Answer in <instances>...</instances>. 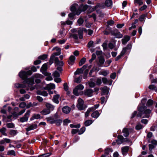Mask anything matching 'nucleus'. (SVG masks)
I'll use <instances>...</instances> for the list:
<instances>
[{
  "label": "nucleus",
  "mask_w": 157,
  "mask_h": 157,
  "mask_svg": "<svg viewBox=\"0 0 157 157\" xmlns=\"http://www.w3.org/2000/svg\"><path fill=\"white\" fill-rule=\"evenodd\" d=\"M26 103L24 102H23L20 104L19 107L21 108H23L26 106Z\"/></svg>",
  "instance_id": "0e129e2a"
},
{
  "label": "nucleus",
  "mask_w": 157,
  "mask_h": 157,
  "mask_svg": "<svg viewBox=\"0 0 157 157\" xmlns=\"http://www.w3.org/2000/svg\"><path fill=\"white\" fill-rule=\"evenodd\" d=\"M86 59L85 58H83L81 59L79 63V65L80 66H82L83 64L86 62Z\"/></svg>",
  "instance_id": "c03bdc74"
},
{
  "label": "nucleus",
  "mask_w": 157,
  "mask_h": 157,
  "mask_svg": "<svg viewBox=\"0 0 157 157\" xmlns=\"http://www.w3.org/2000/svg\"><path fill=\"white\" fill-rule=\"evenodd\" d=\"M102 92L104 94H108L109 90V89L107 86H105L101 89Z\"/></svg>",
  "instance_id": "4be33fe9"
},
{
  "label": "nucleus",
  "mask_w": 157,
  "mask_h": 157,
  "mask_svg": "<svg viewBox=\"0 0 157 157\" xmlns=\"http://www.w3.org/2000/svg\"><path fill=\"white\" fill-rule=\"evenodd\" d=\"M6 128H2L1 129H0V132L1 133L5 136H6L7 134L6 133Z\"/></svg>",
  "instance_id": "49530a36"
},
{
  "label": "nucleus",
  "mask_w": 157,
  "mask_h": 157,
  "mask_svg": "<svg viewBox=\"0 0 157 157\" xmlns=\"http://www.w3.org/2000/svg\"><path fill=\"white\" fill-rule=\"evenodd\" d=\"M37 127V124H30L27 128H26L25 129L27 132L36 129Z\"/></svg>",
  "instance_id": "9b49d317"
},
{
  "label": "nucleus",
  "mask_w": 157,
  "mask_h": 157,
  "mask_svg": "<svg viewBox=\"0 0 157 157\" xmlns=\"http://www.w3.org/2000/svg\"><path fill=\"white\" fill-rule=\"evenodd\" d=\"M53 75L54 77L55 78L59 77L60 76L59 73L57 71H55L53 73Z\"/></svg>",
  "instance_id": "864d4df0"
},
{
  "label": "nucleus",
  "mask_w": 157,
  "mask_h": 157,
  "mask_svg": "<svg viewBox=\"0 0 157 157\" xmlns=\"http://www.w3.org/2000/svg\"><path fill=\"white\" fill-rule=\"evenodd\" d=\"M134 2L135 4L137 3L139 6L142 5L143 4V2L141 0H134Z\"/></svg>",
  "instance_id": "8fccbe9b"
},
{
  "label": "nucleus",
  "mask_w": 157,
  "mask_h": 157,
  "mask_svg": "<svg viewBox=\"0 0 157 157\" xmlns=\"http://www.w3.org/2000/svg\"><path fill=\"white\" fill-rule=\"evenodd\" d=\"M62 123V121L61 120H56L55 123L57 126H59Z\"/></svg>",
  "instance_id": "69168bd1"
},
{
  "label": "nucleus",
  "mask_w": 157,
  "mask_h": 157,
  "mask_svg": "<svg viewBox=\"0 0 157 157\" xmlns=\"http://www.w3.org/2000/svg\"><path fill=\"white\" fill-rule=\"evenodd\" d=\"M50 111L49 109H44L40 113L43 115H46L49 114Z\"/></svg>",
  "instance_id": "473e14b6"
},
{
  "label": "nucleus",
  "mask_w": 157,
  "mask_h": 157,
  "mask_svg": "<svg viewBox=\"0 0 157 157\" xmlns=\"http://www.w3.org/2000/svg\"><path fill=\"white\" fill-rule=\"evenodd\" d=\"M70 122V120H68L67 119H65L63 121V124L64 125H67V124Z\"/></svg>",
  "instance_id": "e2e57ef3"
},
{
  "label": "nucleus",
  "mask_w": 157,
  "mask_h": 157,
  "mask_svg": "<svg viewBox=\"0 0 157 157\" xmlns=\"http://www.w3.org/2000/svg\"><path fill=\"white\" fill-rule=\"evenodd\" d=\"M78 7V5L77 4L73 5L71 8V10L73 12L76 11Z\"/></svg>",
  "instance_id": "a19ab883"
},
{
  "label": "nucleus",
  "mask_w": 157,
  "mask_h": 157,
  "mask_svg": "<svg viewBox=\"0 0 157 157\" xmlns=\"http://www.w3.org/2000/svg\"><path fill=\"white\" fill-rule=\"evenodd\" d=\"M94 110V107H91L89 108L85 114V117H87L89 115V113L91 112Z\"/></svg>",
  "instance_id": "7c9ffc66"
},
{
  "label": "nucleus",
  "mask_w": 157,
  "mask_h": 157,
  "mask_svg": "<svg viewBox=\"0 0 157 157\" xmlns=\"http://www.w3.org/2000/svg\"><path fill=\"white\" fill-rule=\"evenodd\" d=\"M55 63L56 64L60 66H62L63 65V61H59L58 57L55 59Z\"/></svg>",
  "instance_id": "393cba45"
},
{
  "label": "nucleus",
  "mask_w": 157,
  "mask_h": 157,
  "mask_svg": "<svg viewBox=\"0 0 157 157\" xmlns=\"http://www.w3.org/2000/svg\"><path fill=\"white\" fill-rule=\"evenodd\" d=\"M112 34L113 35L115 36L117 38H121L123 36V35L121 34L117 31H114L112 33Z\"/></svg>",
  "instance_id": "2eb2a0df"
},
{
  "label": "nucleus",
  "mask_w": 157,
  "mask_h": 157,
  "mask_svg": "<svg viewBox=\"0 0 157 157\" xmlns=\"http://www.w3.org/2000/svg\"><path fill=\"white\" fill-rule=\"evenodd\" d=\"M143 127V126L141 124H139L136 126V130H139L142 129Z\"/></svg>",
  "instance_id": "bf43d9fd"
},
{
  "label": "nucleus",
  "mask_w": 157,
  "mask_h": 157,
  "mask_svg": "<svg viewBox=\"0 0 157 157\" xmlns=\"http://www.w3.org/2000/svg\"><path fill=\"white\" fill-rule=\"evenodd\" d=\"M100 74L103 75L104 76H106L109 74V72L108 71H103L100 72Z\"/></svg>",
  "instance_id": "58836bf2"
},
{
  "label": "nucleus",
  "mask_w": 157,
  "mask_h": 157,
  "mask_svg": "<svg viewBox=\"0 0 157 157\" xmlns=\"http://www.w3.org/2000/svg\"><path fill=\"white\" fill-rule=\"evenodd\" d=\"M103 83L104 84H108L109 85H111L112 83V81L108 80L106 78H103L102 79Z\"/></svg>",
  "instance_id": "a211bd4d"
},
{
  "label": "nucleus",
  "mask_w": 157,
  "mask_h": 157,
  "mask_svg": "<svg viewBox=\"0 0 157 157\" xmlns=\"http://www.w3.org/2000/svg\"><path fill=\"white\" fill-rule=\"evenodd\" d=\"M40 118V115L39 114H34L30 118L31 120H33L34 119H38Z\"/></svg>",
  "instance_id": "aec40b11"
},
{
  "label": "nucleus",
  "mask_w": 157,
  "mask_h": 157,
  "mask_svg": "<svg viewBox=\"0 0 157 157\" xmlns=\"http://www.w3.org/2000/svg\"><path fill=\"white\" fill-rule=\"evenodd\" d=\"M46 106L48 109H49L50 111L53 110L55 107L54 106L49 103H47L46 104Z\"/></svg>",
  "instance_id": "bb28decb"
},
{
  "label": "nucleus",
  "mask_w": 157,
  "mask_h": 157,
  "mask_svg": "<svg viewBox=\"0 0 157 157\" xmlns=\"http://www.w3.org/2000/svg\"><path fill=\"white\" fill-rule=\"evenodd\" d=\"M62 110L63 113H68L70 112L71 109L68 106H65L63 108Z\"/></svg>",
  "instance_id": "cd10ccee"
},
{
  "label": "nucleus",
  "mask_w": 157,
  "mask_h": 157,
  "mask_svg": "<svg viewBox=\"0 0 157 157\" xmlns=\"http://www.w3.org/2000/svg\"><path fill=\"white\" fill-rule=\"evenodd\" d=\"M94 91L91 89H88L84 90V94L88 97H91L93 95Z\"/></svg>",
  "instance_id": "f8f14e48"
},
{
  "label": "nucleus",
  "mask_w": 157,
  "mask_h": 157,
  "mask_svg": "<svg viewBox=\"0 0 157 157\" xmlns=\"http://www.w3.org/2000/svg\"><path fill=\"white\" fill-rule=\"evenodd\" d=\"M82 78V76L80 75L78 77L76 78L75 79V82L77 83H80L81 82Z\"/></svg>",
  "instance_id": "f704fd0d"
},
{
  "label": "nucleus",
  "mask_w": 157,
  "mask_h": 157,
  "mask_svg": "<svg viewBox=\"0 0 157 157\" xmlns=\"http://www.w3.org/2000/svg\"><path fill=\"white\" fill-rule=\"evenodd\" d=\"M76 106L78 110H84L87 107L84 104L83 100L81 98L78 99Z\"/></svg>",
  "instance_id": "f03ea898"
},
{
  "label": "nucleus",
  "mask_w": 157,
  "mask_h": 157,
  "mask_svg": "<svg viewBox=\"0 0 157 157\" xmlns=\"http://www.w3.org/2000/svg\"><path fill=\"white\" fill-rule=\"evenodd\" d=\"M122 132L123 133V135L125 137H127L129 135L128 129L126 128H124L123 129Z\"/></svg>",
  "instance_id": "c756f323"
},
{
  "label": "nucleus",
  "mask_w": 157,
  "mask_h": 157,
  "mask_svg": "<svg viewBox=\"0 0 157 157\" xmlns=\"http://www.w3.org/2000/svg\"><path fill=\"white\" fill-rule=\"evenodd\" d=\"M59 97V95L58 94L54 95L52 99L53 102L56 104H58L59 103V101L58 99Z\"/></svg>",
  "instance_id": "5701e85b"
},
{
  "label": "nucleus",
  "mask_w": 157,
  "mask_h": 157,
  "mask_svg": "<svg viewBox=\"0 0 157 157\" xmlns=\"http://www.w3.org/2000/svg\"><path fill=\"white\" fill-rule=\"evenodd\" d=\"M70 126L71 128H79L80 127V125L79 124H78L76 125L71 124H70Z\"/></svg>",
  "instance_id": "052dcab7"
},
{
  "label": "nucleus",
  "mask_w": 157,
  "mask_h": 157,
  "mask_svg": "<svg viewBox=\"0 0 157 157\" xmlns=\"http://www.w3.org/2000/svg\"><path fill=\"white\" fill-rule=\"evenodd\" d=\"M7 155H12L13 156L15 155V153L13 150L8 151L7 152Z\"/></svg>",
  "instance_id": "a18cd8bd"
},
{
  "label": "nucleus",
  "mask_w": 157,
  "mask_h": 157,
  "mask_svg": "<svg viewBox=\"0 0 157 157\" xmlns=\"http://www.w3.org/2000/svg\"><path fill=\"white\" fill-rule=\"evenodd\" d=\"M30 112L29 110L27 111L25 114L24 117L20 118V121L21 122L27 121L28 119V118L29 116Z\"/></svg>",
  "instance_id": "6e6552de"
},
{
  "label": "nucleus",
  "mask_w": 157,
  "mask_h": 157,
  "mask_svg": "<svg viewBox=\"0 0 157 157\" xmlns=\"http://www.w3.org/2000/svg\"><path fill=\"white\" fill-rule=\"evenodd\" d=\"M105 4L107 7H111L113 5L112 1V0H106L105 2Z\"/></svg>",
  "instance_id": "a878e982"
},
{
  "label": "nucleus",
  "mask_w": 157,
  "mask_h": 157,
  "mask_svg": "<svg viewBox=\"0 0 157 157\" xmlns=\"http://www.w3.org/2000/svg\"><path fill=\"white\" fill-rule=\"evenodd\" d=\"M132 47V44H128L127 46L123 48V49L121 51V53L124 56L126 53L130 51V50L131 49Z\"/></svg>",
  "instance_id": "39448f33"
},
{
  "label": "nucleus",
  "mask_w": 157,
  "mask_h": 157,
  "mask_svg": "<svg viewBox=\"0 0 157 157\" xmlns=\"http://www.w3.org/2000/svg\"><path fill=\"white\" fill-rule=\"evenodd\" d=\"M48 57V55L46 54H44L42 55L39 56L38 57V59H41L44 60Z\"/></svg>",
  "instance_id": "4c0bfd02"
},
{
  "label": "nucleus",
  "mask_w": 157,
  "mask_h": 157,
  "mask_svg": "<svg viewBox=\"0 0 157 157\" xmlns=\"http://www.w3.org/2000/svg\"><path fill=\"white\" fill-rule=\"evenodd\" d=\"M55 88V86L54 84L50 83L48 84L45 87V89L49 90L51 89H54Z\"/></svg>",
  "instance_id": "f3484780"
},
{
  "label": "nucleus",
  "mask_w": 157,
  "mask_h": 157,
  "mask_svg": "<svg viewBox=\"0 0 157 157\" xmlns=\"http://www.w3.org/2000/svg\"><path fill=\"white\" fill-rule=\"evenodd\" d=\"M7 127L9 128H14V125L12 123H7L6 124Z\"/></svg>",
  "instance_id": "6e6d98bb"
},
{
  "label": "nucleus",
  "mask_w": 157,
  "mask_h": 157,
  "mask_svg": "<svg viewBox=\"0 0 157 157\" xmlns=\"http://www.w3.org/2000/svg\"><path fill=\"white\" fill-rule=\"evenodd\" d=\"M93 123V121L91 120H87L85 121L84 123L85 125L86 126H89Z\"/></svg>",
  "instance_id": "ea45409f"
},
{
  "label": "nucleus",
  "mask_w": 157,
  "mask_h": 157,
  "mask_svg": "<svg viewBox=\"0 0 157 157\" xmlns=\"http://www.w3.org/2000/svg\"><path fill=\"white\" fill-rule=\"evenodd\" d=\"M32 74V72L31 71H22L19 72V75L21 78L25 80L27 79V76L30 75Z\"/></svg>",
  "instance_id": "7ed1b4c3"
},
{
  "label": "nucleus",
  "mask_w": 157,
  "mask_h": 157,
  "mask_svg": "<svg viewBox=\"0 0 157 157\" xmlns=\"http://www.w3.org/2000/svg\"><path fill=\"white\" fill-rule=\"evenodd\" d=\"M85 130L86 128L85 127H82L78 131V134L80 135L82 134L85 131Z\"/></svg>",
  "instance_id": "3c124183"
},
{
  "label": "nucleus",
  "mask_w": 157,
  "mask_h": 157,
  "mask_svg": "<svg viewBox=\"0 0 157 157\" xmlns=\"http://www.w3.org/2000/svg\"><path fill=\"white\" fill-rule=\"evenodd\" d=\"M89 86L90 87H93L95 86V83L92 81L90 82H89Z\"/></svg>",
  "instance_id": "338daca9"
},
{
  "label": "nucleus",
  "mask_w": 157,
  "mask_h": 157,
  "mask_svg": "<svg viewBox=\"0 0 157 157\" xmlns=\"http://www.w3.org/2000/svg\"><path fill=\"white\" fill-rule=\"evenodd\" d=\"M130 39V37L128 36H125L124 38L122 39V44H125L129 41Z\"/></svg>",
  "instance_id": "6ab92c4d"
},
{
  "label": "nucleus",
  "mask_w": 157,
  "mask_h": 157,
  "mask_svg": "<svg viewBox=\"0 0 157 157\" xmlns=\"http://www.w3.org/2000/svg\"><path fill=\"white\" fill-rule=\"evenodd\" d=\"M84 88V86L82 84H79L76 86L74 89L73 93L76 96L79 95L78 91H81Z\"/></svg>",
  "instance_id": "20e7f679"
},
{
  "label": "nucleus",
  "mask_w": 157,
  "mask_h": 157,
  "mask_svg": "<svg viewBox=\"0 0 157 157\" xmlns=\"http://www.w3.org/2000/svg\"><path fill=\"white\" fill-rule=\"evenodd\" d=\"M105 154L108 155L110 152H112L113 151V150L111 148H108L105 149Z\"/></svg>",
  "instance_id": "2f4dec72"
},
{
  "label": "nucleus",
  "mask_w": 157,
  "mask_h": 157,
  "mask_svg": "<svg viewBox=\"0 0 157 157\" xmlns=\"http://www.w3.org/2000/svg\"><path fill=\"white\" fill-rule=\"evenodd\" d=\"M51 155V153H48L46 154H44L40 155V157H48Z\"/></svg>",
  "instance_id": "4d7b16f0"
},
{
  "label": "nucleus",
  "mask_w": 157,
  "mask_h": 157,
  "mask_svg": "<svg viewBox=\"0 0 157 157\" xmlns=\"http://www.w3.org/2000/svg\"><path fill=\"white\" fill-rule=\"evenodd\" d=\"M99 58V66H102L103 64H104L105 60L103 56H100L98 57Z\"/></svg>",
  "instance_id": "c85d7f7f"
},
{
  "label": "nucleus",
  "mask_w": 157,
  "mask_h": 157,
  "mask_svg": "<svg viewBox=\"0 0 157 157\" xmlns=\"http://www.w3.org/2000/svg\"><path fill=\"white\" fill-rule=\"evenodd\" d=\"M82 30H79L78 32V34L79 35V37L80 39H82Z\"/></svg>",
  "instance_id": "680f3d73"
},
{
  "label": "nucleus",
  "mask_w": 157,
  "mask_h": 157,
  "mask_svg": "<svg viewBox=\"0 0 157 157\" xmlns=\"http://www.w3.org/2000/svg\"><path fill=\"white\" fill-rule=\"evenodd\" d=\"M153 103V101L151 99H149L147 101V105L149 106L152 105Z\"/></svg>",
  "instance_id": "09e8293b"
},
{
  "label": "nucleus",
  "mask_w": 157,
  "mask_h": 157,
  "mask_svg": "<svg viewBox=\"0 0 157 157\" xmlns=\"http://www.w3.org/2000/svg\"><path fill=\"white\" fill-rule=\"evenodd\" d=\"M148 88L150 90H155V89L157 88L156 87V86L154 85H151L149 86Z\"/></svg>",
  "instance_id": "774afa93"
},
{
  "label": "nucleus",
  "mask_w": 157,
  "mask_h": 157,
  "mask_svg": "<svg viewBox=\"0 0 157 157\" xmlns=\"http://www.w3.org/2000/svg\"><path fill=\"white\" fill-rule=\"evenodd\" d=\"M84 22L83 20L81 18H80L77 21V22L79 26L81 25Z\"/></svg>",
  "instance_id": "5fc2aeb1"
},
{
  "label": "nucleus",
  "mask_w": 157,
  "mask_h": 157,
  "mask_svg": "<svg viewBox=\"0 0 157 157\" xmlns=\"http://www.w3.org/2000/svg\"><path fill=\"white\" fill-rule=\"evenodd\" d=\"M36 93L38 94L41 95L45 97L47 96L48 95L47 92L44 91H42L39 90L37 91Z\"/></svg>",
  "instance_id": "412c9836"
},
{
  "label": "nucleus",
  "mask_w": 157,
  "mask_h": 157,
  "mask_svg": "<svg viewBox=\"0 0 157 157\" xmlns=\"http://www.w3.org/2000/svg\"><path fill=\"white\" fill-rule=\"evenodd\" d=\"M58 118V114L56 113L54 115V117H48L46 118V120L50 123L52 124L55 123L56 119H55V118L56 119Z\"/></svg>",
  "instance_id": "1a4fd4ad"
},
{
  "label": "nucleus",
  "mask_w": 157,
  "mask_h": 157,
  "mask_svg": "<svg viewBox=\"0 0 157 157\" xmlns=\"http://www.w3.org/2000/svg\"><path fill=\"white\" fill-rule=\"evenodd\" d=\"M129 150L128 146H124L121 148L122 152L123 155H126L128 152Z\"/></svg>",
  "instance_id": "dca6fc26"
},
{
  "label": "nucleus",
  "mask_w": 157,
  "mask_h": 157,
  "mask_svg": "<svg viewBox=\"0 0 157 157\" xmlns=\"http://www.w3.org/2000/svg\"><path fill=\"white\" fill-rule=\"evenodd\" d=\"M17 133V130H11L10 131V134L12 136H14Z\"/></svg>",
  "instance_id": "de8ad7c7"
},
{
  "label": "nucleus",
  "mask_w": 157,
  "mask_h": 157,
  "mask_svg": "<svg viewBox=\"0 0 157 157\" xmlns=\"http://www.w3.org/2000/svg\"><path fill=\"white\" fill-rule=\"evenodd\" d=\"M87 8V5H81L79 7L78 9L76 11V15H79L81 12L82 11H85Z\"/></svg>",
  "instance_id": "423d86ee"
},
{
  "label": "nucleus",
  "mask_w": 157,
  "mask_h": 157,
  "mask_svg": "<svg viewBox=\"0 0 157 157\" xmlns=\"http://www.w3.org/2000/svg\"><path fill=\"white\" fill-rule=\"evenodd\" d=\"M100 115V113L98 111H95L93 112L91 114V116L93 117L97 118Z\"/></svg>",
  "instance_id": "b1692460"
},
{
  "label": "nucleus",
  "mask_w": 157,
  "mask_h": 157,
  "mask_svg": "<svg viewBox=\"0 0 157 157\" xmlns=\"http://www.w3.org/2000/svg\"><path fill=\"white\" fill-rule=\"evenodd\" d=\"M117 138L118 139L121 140L124 142H126L128 141V140L127 139H124L123 136L122 135H118Z\"/></svg>",
  "instance_id": "e433bc0d"
},
{
  "label": "nucleus",
  "mask_w": 157,
  "mask_h": 157,
  "mask_svg": "<svg viewBox=\"0 0 157 157\" xmlns=\"http://www.w3.org/2000/svg\"><path fill=\"white\" fill-rule=\"evenodd\" d=\"M47 68V63L44 64L41 68V70L42 71H43V73L46 76L51 75L50 73H48L46 72Z\"/></svg>",
  "instance_id": "9d476101"
},
{
  "label": "nucleus",
  "mask_w": 157,
  "mask_h": 157,
  "mask_svg": "<svg viewBox=\"0 0 157 157\" xmlns=\"http://www.w3.org/2000/svg\"><path fill=\"white\" fill-rule=\"evenodd\" d=\"M60 55V53L59 52H55L53 53L51 56L50 59V60L49 61V63L50 65H51L54 62V60L55 61V59L56 58H57V57H56V56H59Z\"/></svg>",
  "instance_id": "0eeeda50"
},
{
  "label": "nucleus",
  "mask_w": 157,
  "mask_h": 157,
  "mask_svg": "<svg viewBox=\"0 0 157 157\" xmlns=\"http://www.w3.org/2000/svg\"><path fill=\"white\" fill-rule=\"evenodd\" d=\"M15 86L17 88H25L26 87V86L25 85L20 84H15Z\"/></svg>",
  "instance_id": "c9c22d12"
},
{
  "label": "nucleus",
  "mask_w": 157,
  "mask_h": 157,
  "mask_svg": "<svg viewBox=\"0 0 157 157\" xmlns=\"http://www.w3.org/2000/svg\"><path fill=\"white\" fill-rule=\"evenodd\" d=\"M83 72V70L82 68H78L76 71L75 72V75H78L79 73H82Z\"/></svg>",
  "instance_id": "79ce46f5"
},
{
  "label": "nucleus",
  "mask_w": 157,
  "mask_h": 157,
  "mask_svg": "<svg viewBox=\"0 0 157 157\" xmlns=\"http://www.w3.org/2000/svg\"><path fill=\"white\" fill-rule=\"evenodd\" d=\"M98 8H104V6L103 5L101 4L100 3H98L96 6L94 7L93 8V9L94 10H95Z\"/></svg>",
  "instance_id": "37998d69"
},
{
  "label": "nucleus",
  "mask_w": 157,
  "mask_h": 157,
  "mask_svg": "<svg viewBox=\"0 0 157 157\" xmlns=\"http://www.w3.org/2000/svg\"><path fill=\"white\" fill-rule=\"evenodd\" d=\"M146 17V16L145 14H143L141 15L139 18V20L140 21H143L145 17Z\"/></svg>",
  "instance_id": "13d9d810"
},
{
  "label": "nucleus",
  "mask_w": 157,
  "mask_h": 157,
  "mask_svg": "<svg viewBox=\"0 0 157 157\" xmlns=\"http://www.w3.org/2000/svg\"><path fill=\"white\" fill-rule=\"evenodd\" d=\"M24 84L27 83L28 86L30 87L31 86H32L34 84V82L33 80L30 79L29 78H28L26 80H25L23 82Z\"/></svg>",
  "instance_id": "4468645a"
},
{
  "label": "nucleus",
  "mask_w": 157,
  "mask_h": 157,
  "mask_svg": "<svg viewBox=\"0 0 157 157\" xmlns=\"http://www.w3.org/2000/svg\"><path fill=\"white\" fill-rule=\"evenodd\" d=\"M82 31L86 32L88 33V34L89 35H91L93 33V31L90 29L87 30L85 28H83Z\"/></svg>",
  "instance_id": "72a5a7b5"
},
{
  "label": "nucleus",
  "mask_w": 157,
  "mask_h": 157,
  "mask_svg": "<svg viewBox=\"0 0 157 157\" xmlns=\"http://www.w3.org/2000/svg\"><path fill=\"white\" fill-rule=\"evenodd\" d=\"M75 60V57L73 56H71L68 60V63L70 65H72L74 63Z\"/></svg>",
  "instance_id": "ddd939ff"
},
{
  "label": "nucleus",
  "mask_w": 157,
  "mask_h": 157,
  "mask_svg": "<svg viewBox=\"0 0 157 157\" xmlns=\"http://www.w3.org/2000/svg\"><path fill=\"white\" fill-rule=\"evenodd\" d=\"M139 113L136 115L138 117H142L148 118L150 116L151 110L147 109L146 106H139L138 108Z\"/></svg>",
  "instance_id": "f257e3e1"
},
{
  "label": "nucleus",
  "mask_w": 157,
  "mask_h": 157,
  "mask_svg": "<svg viewBox=\"0 0 157 157\" xmlns=\"http://www.w3.org/2000/svg\"><path fill=\"white\" fill-rule=\"evenodd\" d=\"M89 71V69H86L85 70V71L84 72V76L83 77V78L84 79H86L87 78V75Z\"/></svg>",
  "instance_id": "603ef678"
}]
</instances>
